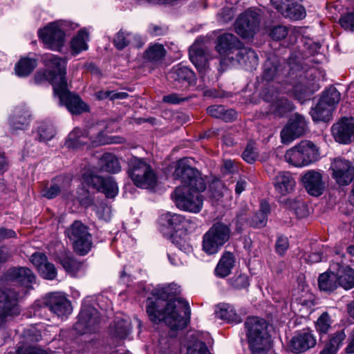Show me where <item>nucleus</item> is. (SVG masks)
Listing matches in <instances>:
<instances>
[{
	"mask_svg": "<svg viewBox=\"0 0 354 354\" xmlns=\"http://www.w3.org/2000/svg\"><path fill=\"white\" fill-rule=\"evenodd\" d=\"M180 287L170 283L152 290V297L147 300V313L151 322L165 320L171 330H182L190 319L191 310L188 303L178 297Z\"/></svg>",
	"mask_w": 354,
	"mask_h": 354,
	"instance_id": "1",
	"label": "nucleus"
},
{
	"mask_svg": "<svg viewBox=\"0 0 354 354\" xmlns=\"http://www.w3.org/2000/svg\"><path fill=\"white\" fill-rule=\"evenodd\" d=\"M111 128L109 123L99 122L87 129L75 128L68 135L66 145L77 148L89 144L92 147L108 145L110 142Z\"/></svg>",
	"mask_w": 354,
	"mask_h": 354,
	"instance_id": "2",
	"label": "nucleus"
},
{
	"mask_svg": "<svg viewBox=\"0 0 354 354\" xmlns=\"http://www.w3.org/2000/svg\"><path fill=\"white\" fill-rule=\"evenodd\" d=\"M245 328L251 353L268 354L272 348V339L266 321L258 317H250L245 322Z\"/></svg>",
	"mask_w": 354,
	"mask_h": 354,
	"instance_id": "3",
	"label": "nucleus"
},
{
	"mask_svg": "<svg viewBox=\"0 0 354 354\" xmlns=\"http://www.w3.org/2000/svg\"><path fill=\"white\" fill-rule=\"evenodd\" d=\"M127 173L138 187L148 189L156 184L157 177L151 166L142 158H132L128 163Z\"/></svg>",
	"mask_w": 354,
	"mask_h": 354,
	"instance_id": "4",
	"label": "nucleus"
},
{
	"mask_svg": "<svg viewBox=\"0 0 354 354\" xmlns=\"http://www.w3.org/2000/svg\"><path fill=\"white\" fill-rule=\"evenodd\" d=\"M318 150L310 140H301L299 143L287 150L284 158L287 162L297 167H301L316 161Z\"/></svg>",
	"mask_w": 354,
	"mask_h": 354,
	"instance_id": "5",
	"label": "nucleus"
},
{
	"mask_svg": "<svg viewBox=\"0 0 354 354\" xmlns=\"http://www.w3.org/2000/svg\"><path fill=\"white\" fill-rule=\"evenodd\" d=\"M231 230L229 226L222 222H216L203 236V250L208 254H216L228 241Z\"/></svg>",
	"mask_w": 354,
	"mask_h": 354,
	"instance_id": "6",
	"label": "nucleus"
},
{
	"mask_svg": "<svg viewBox=\"0 0 354 354\" xmlns=\"http://www.w3.org/2000/svg\"><path fill=\"white\" fill-rule=\"evenodd\" d=\"M341 100L338 90H324L316 105L312 108L310 115L314 121L328 122L332 119L333 113Z\"/></svg>",
	"mask_w": 354,
	"mask_h": 354,
	"instance_id": "7",
	"label": "nucleus"
},
{
	"mask_svg": "<svg viewBox=\"0 0 354 354\" xmlns=\"http://www.w3.org/2000/svg\"><path fill=\"white\" fill-rule=\"evenodd\" d=\"M201 192L189 187H176L171 196L179 209L198 213L201 210L203 204Z\"/></svg>",
	"mask_w": 354,
	"mask_h": 354,
	"instance_id": "8",
	"label": "nucleus"
},
{
	"mask_svg": "<svg viewBox=\"0 0 354 354\" xmlns=\"http://www.w3.org/2000/svg\"><path fill=\"white\" fill-rule=\"evenodd\" d=\"M173 176L175 179L180 180L185 185L182 187H189L197 191H204L206 188V184L200 172L187 165L184 160L177 162Z\"/></svg>",
	"mask_w": 354,
	"mask_h": 354,
	"instance_id": "9",
	"label": "nucleus"
},
{
	"mask_svg": "<svg viewBox=\"0 0 354 354\" xmlns=\"http://www.w3.org/2000/svg\"><path fill=\"white\" fill-rule=\"evenodd\" d=\"M66 21H55L39 30L38 35L46 47L53 50H59L64 44Z\"/></svg>",
	"mask_w": 354,
	"mask_h": 354,
	"instance_id": "10",
	"label": "nucleus"
},
{
	"mask_svg": "<svg viewBox=\"0 0 354 354\" xmlns=\"http://www.w3.org/2000/svg\"><path fill=\"white\" fill-rule=\"evenodd\" d=\"M66 234L73 241V248L80 255L88 252L91 248V236L88 229L82 222L75 221L66 230Z\"/></svg>",
	"mask_w": 354,
	"mask_h": 354,
	"instance_id": "11",
	"label": "nucleus"
},
{
	"mask_svg": "<svg viewBox=\"0 0 354 354\" xmlns=\"http://www.w3.org/2000/svg\"><path fill=\"white\" fill-rule=\"evenodd\" d=\"M102 318L93 306L82 307L73 328L80 335L95 332L100 326Z\"/></svg>",
	"mask_w": 354,
	"mask_h": 354,
	"instance_id": "12",
	"label": "nucleus"
},
{
	"mask_svg": "<svg viewBox=\"0 0 354 354\" xmlns=\"http://www.w3.org/2000/svg\"><path fill=\"white\" fill-rule=\"evenodd\" d=\"M308 124L305 118L295 113L288 120L280 133L281 142L288 144L295 139L304 136L308 131Z\"/></svg>",
	"mask_w": 354,
	"mask_h": 354,
	"instance_id": "13",
	"label": "nucleus"
},
{
	"mask_svg": "<svg viewBox=\"0 0 354 354\" xmlns=\"http://www.w3.org/2000/svg\"><path fill=\"white\" fill-rule=\"evenodd\" d=\"M260 15L256 10L248 9L239 15L235 22V30L243 38L252 37L260 24Z\"/></svg>",
	"mask_w": 354,
	"mask_h": 354,
	"instance_id": "14",
	"label": "nucleus"
},
{
	"mask_svg": "<svg viewBox=\"0 0 354 354\" xmlns=\"http://www.w3.org/2000/svg\"><path fill=\"white\" fill-rule=\"evenodd\" d=\"M41 60L46 70L53 72V77L58 83V88H67L66 60L50 53L44 55Z\"/></svg>",
	"mask_w": 354,
	"mask_h": 354,
	"instance_id": "15",
	"label": "nucleus"
},
{
	"mask_svg": "<svg viewBox=\"0 0 354 354\" xmlns=\"http://www.w3.org/2000/svg\"><path fill=\"white\" fill-rule=\"evenodd\" d=\"M54 96L59 99V105L66 106L72 114L79 115L89 111V106L70 90H54Z\"/></svg>",
	"mask_w": 354,
	"mask_h": 354,
	"instance_id": "16",
	"label": "nucleus"
},
{
	"mask_svg": "<svg viewBox=\"0 0 354 354\" xmlns=\"http://www.w3.org/2000/svg\"><path fill=\"white\" fill-rule=\"evenodd\" d=\"M241 46L239 39L231 33H224L216 39V50L221 55L227 56L221 60L220 64L222 67L227 61L234 60L233 55Z\"/></svg>",
	"mask_w": 354,
	"mask_h": 354,
	"instance_id": "17",
	"label": "nucleus"
},
{
	"mask_svg": "<svg viewBox=\"0 0 354 354\" xmlns=\"http://www.w3.org/2000/svg\"><path fill=\"white\" fill-rule=\"evenodd\" d=\"M331 133L335 140L341 144H349L354 140V118L344 117L333 124Z\"/></svg>",
	"mask_w": 354,
	"mask_h": 354,
	"instance_id": "18",
	"label": "nucleus"
},
{
	"mask_svg": "<svg viewBox=\"0 0 354 354\" xmlns=\"http://www.w3.org/2000/svg\"><path fill=\"white\" fill-rule=\"evenodd\" d=\"M19 293L11 288H0V323L7 316L18 314Z\"/></svg>",
	"mask_w": 354,
	"mask_h": 354,
	"instance_id": "19",
	"label": "nucleus"
},
{
	"mask_svg": "<svg viewBox=\"0 0 354 354\" xmlns=\"http://www.w3.org/2000/svg\"><path fill=\"white\" fill-rule=\"evenodd\" d=\"M333 177L339 185H346L354 178V167L343 158H335L331 164Z\"/></svg>",
	"mask_w": 354,
	"mask_h": 354,
	"instance_id": "20",
	"label": "nucleus"
},
{
	"mask_svg": "<svg viewBox=\"0 0 354 354\" xmlns=\"http://www.w3.org/2000/svg\"><path fill=\"white\" fill-rule=\"evenodd\" d=\"M279 94L278 90H262L260 93V95L265 101L272 102L274 113L279 116H283L292 111L294 106L288 99L279 97Z\"/></svg>",
	"mask_w": 354,
	"mask_h": 354,
	"instance_id": "21",
	"label": "nucleus"
},
{
	"mask_svg": "<svg viewBox=\"0 0 354 354\" xmlns=\"http://www.w3.org/2000/svg\"><path fill=\"white\" fill-rule=\"evenodd\" d=\"M159 222L162 226L175 232L183 229L187 230L188 228H195L196 226L195 221L187 219L181 214L171 212L162 214L159 218Z\"/></svg>",
	"mask_w": 354,
	"mask_h": 354,
	"instance_id": "22",
	"label": "nucleus"
},
{
	"mask_svg": "<svg viewBox=\"0 0 354 354\" xmlns=\"http://www.w3.org/2000/svg\"><path fill=\"white\" fill-rule=\"evenodd\" d=\"M46 304L49 310L57 317H68L72 312L70 301L65 295L59 292L50 294L46 299Z\"/></svg>",
	"mask_w": 354,
	"mask_h": 354,
	"instance_id": "23",
	"label": "nucleus"
},
{
	"mask_svg": "<svg viewBox=\"0 0 354 354\" xmlns=\"http://www.w3.org/2000/svg\"><path fill=\"white\" fill-rule=\"evenodd\" d=\"M316 343V339L311 332L302 331L292 337L288 346L291 352L299 354L313 348Z\"/></svg>",
	"mask_w": 354,
	"mask_h": 354,
	"instance_id": "24",
	"label": "nucleus"
},
{
	"mask_svg": "<svg viewBox=\"0 0 354 354\" xmlns=\"http://www.w3.org/2000/svg\"><path fill=\"white\" fill-rule=\"evenodd\" d=\"M301 181L307 192L311 196H319L323 194L325 183L319 172L309 170L302 176Z\"/></svg>",
	"mask_w": 354,
	"mask_h": 354,
	"instance_id": "25",
	"label": "nucleus"
},
{
	"mask_svg": "<svg viewBox=\"0 0 354 354\" xmlns=\"http://www.w3.org/2000/svg\"><path fill=\"white\" fill-rule=\"evenodd\" d=\"M273 185L275 192L284 196L293 192L296 182L289 171H279L273 178Z\"/></svg>",
	"mask_w": 354,
	"mask_h": 354,
	"instance_id": "26",
	"label": "nucleus"
},
{
	"mask_svg": "<svg viewBox=\"0 0 354 354\" xmlns=\"http://www.w3.org/2000/svg\"><path fill=\"white\" fill-rule=\"evenodd\" d=\"M330 269L335 270L339 287L344 290L354 288V269L342 263H334Z\"/></svg>",
	"mask_w": 354,
	"mask_h": 354,
	"instance_id": "27",
	"label": "nucleus"
},
{
	"mask_svg": "<svg viewBox=\"0 0 354 354\" xmlns=\"http://www.w3.org/2000/svg\"><path fill=\"white\" fill-rule=\"evenodd\" d=\"M83 183L91 186L98 192L105 194L106 198L111 196V181L109 178H103L95 175L91 171H86L82 176Z\"/></svg>",
	"mask_w": 354,
	"mask_h": 354,
	"instance_id": "28",
	"label": "nucleus"
},
{
	"mask_svg": "<svg viewBox=\"0 0 354 354\" xmlns=\"http://www.w3.org/2000/svg\"><path fill=\"white\" fill-rule=\"evenodd\" d=\"M6 277L8 280L26 288H30L35 281V276L29 268L24 267L9 269L6 272Z\"/></svg>",
	"mask_w": 354,
	"mask_h": 354,
	"instance_id": "29",
	"label": "nucleus"
},
{
	"mask_svg": "<svg viewBox=\"0 0 354 354\" xmlns=\"http://www.w3.org/2000/svg\"><path fill=\"white\" fill-rule=\"evenodd\" d=\"M30 120L29 111L24 106H17L9 118V124L13 130H23L29 125Z\"/></svg>",
	"mask_w": 354,
	"mask_h": 354,
	"instance_id": "30",
	"label": "nucleus"
},
{
	"mask_svg": "<svg viewBox=\"0 0 354 354\" xmlns=\"http://www.w3.org/2000/svg\"><path fill=\"white\" fill-rule=\"evenodd\" d=\"M236 52V57H234L232 63L236 61L240 65L247 68H253L258 64V56L252 49L241 46Z\"/></svg>",
	"mask_w": 354,
	"mask_h": 354,
	"instance_id": "31",
	"label": "nucleus"
},
{
	"mask_svg": "<svg viewBox=\"0 0 354 354\" xmlns=\"http://www.w3.org/2000/svg\"><path fill=\"white\" fill-rule=\"evenodd\" d=\"M318 286L320 290L328 293L339 287L335 270L330 268L329 271L321 274L318 277Z\"/></svg>",
	"mask_w": 354,
	"mask_h": 354,
	"instance_id": "32",
	"label": "nucleus"
},
{
	"mask_svg": "<svg viewBox=\"0 0 354 354\" xmlns=\"http://www.w3.org/2000/svg\"><path fill=\"white\" fill-rule=\"evenodd\" d=\"M169 75L174 81L188 82L189 86H191V82L195 80L194 72L182 64L174 66L169 73Z\"/></svg>",
	"mask_w": 354,
	"mask_h": 354,
	"instance_id": "33",
	"label": "nucleus"
},
{
	"mask_svg": "<svg viewBox=\"0 0 354 354\" xmlns=\"http://www.w3.org/2000/svg\"><path fill=\"white\" fill-rule=\"evenodd\" d=\"M234 257L232 252H224L215 268V274L221 278L228 276L234 266Z\"/></svg>",
	"mask_w": 354,
	"mask_h": 354,
	"instance_id": "34",
	"label": "nucleus"
},
{
	"mask_svg": "<svg viewBox=\"0 0 354 354\" xmlns=\"http://www.w3.org/2000/svg\"><path fill=\"white\" fill-rule=\"evenodd\" d=\"M166 55V50L162 44H153L150 45L144 53V58L153 64L162 60Z\"/></svg>",
	"mask_w": 354,
	"mask_h": 354,
	"instance_id": "35",
	"label": "nucleus"
},
{
	"mask_svg": "<svg viewBox=\"0 0 354 354\" xmlns=\"http://www.w3.org/2000/svg\"><path fill=\"white\" fill-rule=\"evenodd\" d=\"M37 66V60L28 57H21L15 64V71L17 75L26 77L29 75Z\"/></svg>",
	"mask_w": 354,
	"mask_h": 354,
	"instance_id": "36",
	"label": "nucleus"
},
{
	"mask_svg": "<svg viewBox=\"0 0 354 354\" xmlns=\"http://www.w3.org/2000/svg\"><path fill=\"white\" fill-rule=\"evenodd\" d=\"M216 315L218 318L232 323H240L242 319L236 314L234 308L227 304H223L218 306V310H216Z\"/></svg>",
	"mask_w": 354,
	"mask_h": 354,
	"instance_id": "37",
	"label": "nucleus"
},
{
	"mask_svg": "<svg viewBox=\"0 0 354 354\" xmlns=\"http://www.w3.org/2000/svg\"><path fill=\"white\" fill-rule=\"evenodd\" d=\"M88 40V32L85 29L80 30L71 42L73 55H76L88 48L86 41Z\"/></svg>",
	"mask_w": 354,
	"mask_h": 354,
	"instance_id": "38",
	"label": "nucleus"
},
{
	"mask_svg": "<svg viewBox=\"0 0 354 354\" xmlns=\"http://www.w3.org/2000/svg\"><path fill=\"white\" fill-rule=\"evenodd\" d=\"M270 212V205L262 202L259 210L252 218L250 225L254 227L261 228L266 226L268 221V214Z\"/></svg>",
	"mask_w": 354,
	"mask_h": 354,
	"instance_id": "39",
	"label": "nucleus"
},
{
	"mask_svg": "<svg viewBox=\"0 0 354 354\" xmlns=\"http://www.w3.org/2000/svg\"><path fill=\"white\" fill-rule=\"evenodd\" d=\"M281 203L285 207L293 210L299 218L305 217L308 214L307 205L301 201L286 198L281 201Z\"/></svg>",
	"mask_w": 354,
	"mask_h": 354,
	"instance_id": "40",
	"label": "nucleus"
},
{
	"mask_svg": "<svg viewBox=\"0 0 354 354\" xmlns=\"http://www.w3.org/2000/svg\"><path fill=\"white\" fill-rule=\"evenodd\" d=\"M290 6L283 11V16L292 20H300L305 17L306 10L304 6L299 4L296 0H294Z\"/></svg>",
	"mask_w": 354,
	"mask_h": 354,
	"instance_id": "41",
	"label": "nucleus"
},
{
	"mask_svg": "<svg viewBox=\"0 0 354 354\" xmlns=\"http://www.w3.org/2000/svg\"><path fill=\"white\" fill-rule=\"evenodd\" d=\"M333 319L328 312L320 315L315 322V328L320 335L327 334L332 328Z\"/></svg>",
	"mask_w": 354,
	"mask_h": 354,
	"instance_id": "42",
	"label": "nucleus"
},
{
	"mask_svg": "<svg viewBox=\"0 0 354 354\" xmlns=\"http://www.w3.org/2000/svg\"><path fill=\"white\" fill-rule=\"evenodd\" d=\"M191 338L192 341L187 346V354H211L203 342L194 339L192 335Z\"/></svg>",
	"mask_w": 354,
	"mask_h": 354,
	"instance_id": "43",
	"label": "nucleus"
},
{
	"mask_svg": "<svg viewBox=\"0 0 354 354\" xmlns=\"http://www.w3.org/2000/svg\"><path fill=\"white\" fill-rule=\"evenodd\" d=\"M346 337V335L344 330L337 331L330 337L328 342L325 346L337 354V351Z\"/></svg>",
	"mask_w": 354,
	"mask_h": 354,
	"instance_id": "44",
	"label": "nucleus"
},
{
	"mask_svg": "<svg viewBox=\"0 0 354 354\" xmlns=\"http://www.w3.org/2000/svg\"><path fill=\"white\" fill-rule=\"evenodd\" d=\"M130 324L127 320L122 318L115 322L114 337L120 340L125 339L129 333Z\"/></svg>",
	"mask_w": 354,
	"mask_h": 354,
	"instance_id": "45",
	"label": "nucleus"
},
{
	"mask_svg": "<svg viewBox=\"0 0 354 354\" xmlns=\"http://www.w3.org/2000/svg\"><path fill=\"white\" fill-rule=\"evenodd\" d=\"M34 79L35 82L40 84L44 82H48L54 88H58V83L53 77V72H48L46 69L44 71H38Z\"/></svg>",
	"mask_w": 354,
	"mask_h": 354,
	"instance_id": "46",
	"label": "nucleus"
},
{
	"mask_svg": "<svg viewBox=\"0 0 354 354\" xmlns=\"http://www.w3.org/2000/svg\"><path fill=\"white\" fill-rule=\"evenodd\" d=\"M228 283L235 290L245 289L250 286L248 276L243 274L230 278Z\"/></svg>",
	"mask_w": 354,
	"mask_h": 354,
	"instance_id": "47",
	"label": "nucleus"
},
{
	"mask_svg": "<svg viewBox=\"0 0 354 354\" xmlns=\"http://www.w3.org/2000/svg\"><path fill=\"white\" fill-rule=\"evenodd\" d=\"M37 134L39 141H48L55 136V131L53 126L47 123H41L37 129Z\"/></svg>",
	"mask_w": 354,
	"mask_h": 354,
	"instance_id": "48",
	"label": "nucleus"
},
{
	"mask_svg": "<svg viewBox=\"0 0 354 354\" xmlns=\"http://www.w3.org/2000/svg\"><path fill=\"white\" fill-rule=\"evenodd\" d=\"M131 37L132 35L131 33L121 30L116 34L113 40L115 48L118 50H122L129 44Z\"/></svg>",
	"mask_w": 354,
	"mask_h": 354,
	"instance_id": "49",
	"label": "nucleus"
},
{
	"mask_svg": "<svg viewBox=\"0 0 354 354\" xmlns=\"http://www.w3.org/2000/svg\"><path fill=\"white\" fill-rule=\"evenodd\" d=\"M288 34V28L283 25H277L272 26L270 30L269 35L271 38L276 41L283 39L286 37Z\"/></svg>",
	"mask_w": 354,
	"mask_h": 354,
	"instance_id": "50",
	"label": "nucleus"
},
{
	"mask_svg": "<svg viewBox=\"0 0 354 354\" xmlns=\"http://www.w3.org/2000/svg\"><path fill=\"white\" fill-rule=\"evenodd\" d=\"M38 272L43 278L49 280L55 279L57 275L55 266L48 261L39 268Z\"/></svg>",
	"mask_w": 354,
	"mask_h": 354,
	"instance_id": "51",
	"label": "nucleus"
},
{
	"mask_svg": "<svg viewBox=\"0 0 354 354\" xmlns=\"http://www.w3.org/2000/svg\"><path fill=\"white\" fill-rule=\"evenodd\" d=\"M258 154L252 143H248L242 153L243 159L250 164L254 163Z\"/></svg>",
	"mask_w": 354,
	"mask_h": 354,
	"instance_id": "52",
	"label": "nucleus"
},
{
	"mask_svg": "<svg viewBox=\"0 0 354 354\" xmlns=\"http://www.w3.org/2000/svg\"><path fill=\"white\" fill-rule=\"evenodd\" d=\"M224 185L220 180L213 181L209 185L210 196L216 200H219L223 196Z\"/></svg>",
	"mask_w": 354,
	"mask_h": 354,
	"instance_id": "53",
	"label": "nucleus"
},
{
	"mask_svg": "<svg viewBox=\"0 0 354 354\" xmlns=\"http://www.w3.org/2000/svg\"><path fill=\"white\" fill-rule=\"evenodd\" d=\"M339 24L344 29L354 31V12L342 16L339 19Z\"/></svg>",
	"mask_w": 354,
	"mask_h": 354,
	"instance_id": "54",
	"label": "nucleus"
},
{
	"mask_svg": "<svg viewBox=\"0 0 354 354\" xmlns=\"http://www.w3.org/2000/svg\"><path fill=\"white\" fill-rule=\"evenodd\" d=\"M289 248V241L287 237L279 236L275 243V250L277 253L281 256L283 255Z\"/></svg>",
	"mask_w": 354,
	"mask_h": 354,
	"instance_id": "55",
	"label": "nucleus"
},
{
	"mask_svg": "<svg viewBox=\"0 0 354 354\" xmlns=\"http://www.w3.org/2000/svg\"><path fill=\"white\" fill-rule=\"evenodd\" d=\"M327 248H323L320 250L315 251L307 255L306 260L311 263L320 262L327 255Z\"/></svg>",
	"mask_w": 354,
	"mask_h": 354,
	"instance_id": "56",
	"label": "nucleus"
},
{
	"mask_svg": "<svg viewBox=\"0 0 354 354\" xmlns=\"http://www.w3.org/2000/svg\"><path fill=\"white\" fill-rule=\"evenodd\" d=\"M60 191V187L55 182H53L49 187L44 189L42 195L48 199H51L58 196Z\"/></svg>",
	"mask_w": 354,
	"mask_h": 354,
	"instance_id": "57",
	"label": "nucleus"
},
{
	"mask_svg": "<svg viewBox=\"0 0 354 354\" xmlns=\"http://www.w3.org/2000/svg\"><path fill=\"white\" fill-rule=\"evenodd\" d=\"M17 354H48V353L38 347L21 346L17 350Z\"/></svg>",
	"mask_w": 354,
	"mask_h": 354,
	"instance_id": "58",
	"label": "nucleus"
},
{
	"mask_svg": "<svg viewBox=\"0 0 354 354\" xmlns=\"http://www.w3.org/2000/svg\"><path fill=\"white\" fill-rule=\"evenodd\" d=\"M30 261L37 268L38 271L39 270V268L48 261L46 255L40 252L34 253L31 256Z\"/></svg>",
	"mask_w": 354,
	"mask_h": 354,
	"instance_id": "59",
	"label": "nucleus"
},
{
	"mask_svg": "<svg viewBox=\"0 0 354 354\" xmlns=\"http://www.w3.org/2000/svg\"><path fill=\"white\" fill-rule=\"evenodd\" d=\"M96 213L99 218L106 222L111 218V207L108 205L101 204L97 207Z\"/></svg>",
	"mask_w": 354,
	"mask_h": 354,
	"instance_id": "60",
	"label": "nucleus"
},
{
	"mask_svg": "<svg viewBox=\"0 0 354 354\" xmlns=\"http://www.w3.org/2000/svg\"><path fill=\"white\" fill-rule=\"evenodd\" d=\"M293 91L294 97L301 104L310 100L313 95L310 90H293Z\"/></svg>",
	"mask_w": 354,
	"mask_h": 354,
	"instance_id": "61",
	"label": "nucleus"
},
{
	"mask_svg": "<svg viewBox=\"0 0 354 354\" xmlns=\"http://www.w3.org/2000/svg\"><path fill=\"white\" fill-rule=\"evenodd\" d=\"M294 0H270L272 6L283 15V11L288 10Z\"/></svg>",
	"mask_w": 354,
	"mask_h": 354,
	"instance_id": "62",
	"label": "nucleus"
},
{
	"mask_svg": "<svg viewBox=\"0 0 354 354\" xmlns=\"http://www.w3.org/2000/svg\"><path fill=\"white\" fill-rule=\"evenodd\" d=\"M190 60L195 65V66L199 70L203 69L207 64V56H196L194 54H190Z\"/></svg>",
	"mask_w": 354,
	"mask_h": 354,
	"instance_id": "63",
	"label": "nucleus"
},
{
	"mask_svg": "<svg viewBox=\"0 0 354 354\" xmlns=\"http://www.w3.org/2000/svg\"><path fill=\"white\" fill-rule=\"evenodd\" d=\"M288 66L290 68L288 75L290 77L295 75L296 77L299 76L300 78L302 77L304 72L302 71L303 68L299 64L290 61Z\"/></svg>",
	"mask_w": 354,
	"mask_h": 354,
	"instance_id": "64",
	"label": "nucleus"
}]
</instances>
